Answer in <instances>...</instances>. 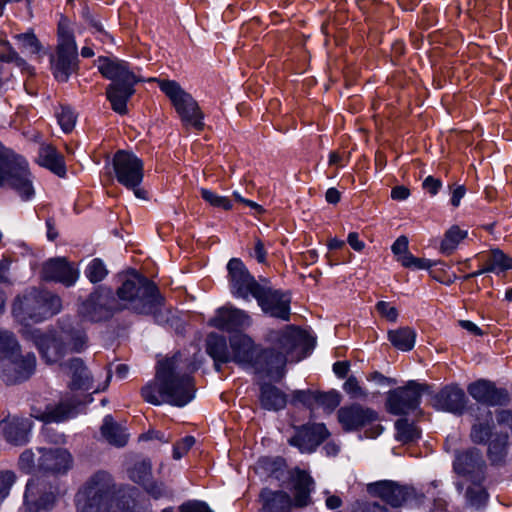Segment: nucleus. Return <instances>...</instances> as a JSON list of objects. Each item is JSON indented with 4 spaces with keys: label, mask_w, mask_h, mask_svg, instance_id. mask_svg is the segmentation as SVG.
I'll return each instance as SVG.
<instances>
[{
    "label": "nucleus",
    "mask_w": 512,
    "mask_h": 512,
    "mask_svg": "<svg viewBox=\"0 0 512 512\" xmlns=\"http://www.w3.org/2000/svg\"><path fill=\"white\" fill-rule=\"evenodd\" d=\"M67 368L71 377L69 391L58 404L47 405L44 410L33 407L31 409L32 417L45 423H59L73 417L77 413L78 406L92 400L86 392L89 390H93V392L105 390L112 376L111 371H107L103 385L94 387L93 379L80 358L70 360Z\"/></svg>",
    "instance_id": "f257e3e1"
},
{
    "label": "nucleus",
    "mask_w": 512,
    "mask_h": 512,
    "mask_svg": "<svg viewBox=\"0 0 512 512\" xmlns=\"http://www.w3.org/2000/svg\"><path fill=\"white\" fill-rule=\"evenodd\" d=\"M178 358L158 362L154 382L141 389L143 399L153 405L163 402L183 407L194 398V383L191 376L178 372Z\"/></svg>",
    "instance_id": "f03ea898"
},
{
    "label": "nucleus",
    "mask_w": 512,
    "mask_h": 512,
    "mask_svg": "<svg viewBox=\"0 0 512 512\" xmlns=\"http://www.w3.org/2000/svg\"><path fill=\"white\" fill-rule=\"evenodd\" d=\"M268 340L273 347L265 350L258 348L253 368L257 373L280 379L284 374L288 357L306 343L307 336L303 331L289 326L283 331H270Z\"/></svg>",
    "instance_id": "7ed1b4c3"
},
{
    "label": "nucleus",
    "mask_w": 512,
    "mask_h": 512,
    "mask_svg": "<svg viewBox=\"0 0 512 512\" xmlns=\"http://www.w3.org/2000/svg\"><path fill=\"white\" fill-rule=\"evenodd\" d=\"M116 294L121 303L117 309H129L140 314L155 313L163 303L156 285L132 270L119 276Z\"/></svg>",
    "instance_id": "20e7f679"
},
{
    "label": "nucleus",
    "mask_w": 512,
    "mask_h": 512,
    "mask_svg": "<svg viewBox=\"0 0 512 512\" xmlns=\"http://www.w3.org/2000/svg\"><path fill=\"white\" fill-rule=\"evenodd\" d=\"M98 69L112 83L107 87L106 95L112 109L119 114H126L127 101L134 94V86L142 81L129 66V63L117 58H100Z\"/></svg>",
    "instance_id": "39448f33"
},
{
    "label": "nucleus",
    "mask_w": 512,
    "mask_h": 512,
    "mask_svg": "<svg viewBox=\"0 0 512 512\" xmlns=\"http://www.w3.org/2000/svg\"><path fill=\"white\" fill-rule=\"evenodd\" d=\"M294 499L283 491H272L265 488L260 497L263 508L267 512H290L292 507L303 508L311 503L310 493L314 489V481L303 470L297 469L292 478Z\"/></svg>",
    "instance_id": "423d86ee"
},
{
    "label": "nucleus",
    "mask_w": 512,
    "mask_h": 512,
    "mask_svg": "<svg viewBox=\"0 0 512 512\" xmlns=\"http://www.w3.org/2000/svg\"><path fill=\"white\" fill-rule=\"evenodd\" d=\"M61 308L59 296L48 291L31 289L14 302L13 313L21 320L40 322L60 312Z\"/></svg>",
    "instance_id": "0eeeda50"
},
{
    "label": "nucleus",
    "mask_w": 512,
    "mask_h": 512,
    "mask_svg": "<svg viewBox=\"0 0 512 512\" xmlns=\"http://www.w3.org/2000/svg\"><path fill=\"white\" fill-rule=\"evenodd\" d=\"M51 70L59 82H66L78 67V50L69 21L61 19L58 24L56 54L51 56Z\"/></svg>",
    "instance_id": "6e6552de"
},
{
    "label": "nucleus",
    "mask_w": 512,
    "mask_h": 512,
    "mask_svg": "<svg viewBox=\"0 0 512 512\" xmlns=\"http://www.w3.org/2000/svg\"><path fill=\"white\" fill-rule=\"evenodd\" d=\"M113 487L108 473H95L76 496L77 512H107Z\"/></svg>",
    "instance_id": "1a4fd4ad"
},
{
    "label": "nucleus",
    "mask_w": 512,
    "mask_h": 512,
    "mask_svg": "<svg viewBox=\"0 0 512 512\" xmlns=\"http://www.w3.org/2000/svg\"><path fill=\"white\" fill-rule=\"evenodd\" d=\"M160 90L169 98L185 126L201 130L203 114L196 100L174 80H156Z\"/></svg>",
    "instance_id": "9d476101"
},
{
    "label": "nucleus",
    "mask_w": 512,
    "mask_h": 512,
    "mask_svg": "<svg viewBox=\"0 0 512 512\" xmlns=\"http://www.w3.org/2000/svg\"><path fill=\"white\" fill-rule=\"evenodd\" d=\"M112 163L118 183L133 190L137 198L145 199L146 192L139 187L144 177L143 161L132 152L119 150L115 153Z\"/></svg>",
    "instance_id": "9b49d317"
},
{
    "label": "nucleus",
    "mask_w": 512,
    "mask_h": 512,
    "mask_svg": "<svg viewBox=\"0 0 512 512\" xmlns=\"http://www.w3.org/2000/svg\"><path fill=\"white\" fill-rule=\"evenodd\" d=\"M1 176V186L8 185L23 200H30L34 196L32 175L23 157L14 155L1 171Z\"/></svg>",
    "instance_id": "f8f14e48"
},
{
    "label": "nucleus",
    "mask_w": 512,
    "mask_h": 512,
    "mask_svg": "<svg viewBox=\"0 0 512 512\" xmlns=\"http://www.w3.org/2000/svg\"><path fill=\"white\" fill-rule=\"evenodd\" d=\"M36 358L33 353L22 355L17 348L0 356V377L8 384L28 379L34 372Z\"/></svg>",
    "instance_id": "ddd939ff"
},
{
    "label": "nucleus",
    "mask_w": 512,
    "mask_h": 512,
    "mask_svg": "<svg viewBox=\"0 0 512 512\" xmlns=\"http://www.w3.org/2000/svg\"><path fill=\"white\" fill-rule=\"evenodd\" d=\"M230 291L236 298L248 300L250 296L255 298L261 291L264 283L258 282L248 271L243 261L232 258L227 264Z\"/></svg>",
    "instance_id": "4468645a"
},
{
    "label": "nucleus",
    "mask_w": 512,
    "mask_h": 512,
    "mask_svg": "<svg viewBox=\"0 0 512 512\" xmlns=\"http://www.w3.org/2000/svg\"><path fill=\"white\" fill-rule=\"evenodd\" d=\"M56 499L55 488L43 478L28 481L24 494L25 507L29 512L50 510Z\"/></svg>",
    "instance_id": "2eb2a0df"
},
{
    "label": "nucleus",
    "mask_w": 512,
    "mask_h": 512,
    "mask_svg": "<svg viewBox=\"0 0 512 512\" xmlns=\"http://www.w3.org/2000/svg\"><path fill=\"white\" fill-rule=\"evenodd\" d=\"M422 390V385L411 381L404 387L390 391L386 401L387 410L395 415L415 410L420 404Z\"/></svg>",
    "instance_id": "dca6fc26"
},
{
    "label": "nucleus",
    "mask_w": 512,
    "mask_h": 512,
    "mask_svg": "<svg viewBox=\"0 0 512 512\" xmlns=\"http://www.w3.org/2000/svg\"><path fill=\"white\" fill-rule=\"evenodd\" d=\"M255 299L266 314L284 321L289 320L290 297L280 290L272 289L266 281Z\"/></svg>",
    "instance_id": "f3484780"
},
{
    "label": "nucleus",
    "mask_w": 512,
    "mask_h": 512,
    "mask_svg": "<svg viewBox=\"0 0 512 512\" xmlns=\"http://www.w3.org/2000/svg\"><path fill=\"white\" fill-rule=\"evenodd\" d=\"M251 323L252 319L246 311L232 305H225L217 309L215 315L208 322L211 327L226 332L246 329Z\"/></svg>",
    "instance_id": "a211bd4d"
},
{
    "label": "nucleus",
    "mask_w": 512,
    "mask_h": 512,
    "mask_svg": "<svg viewBox=\"0 0 512 512\" xmlns=\"http://www.w3.org/2000/svg\"><path fill=\"white\" fill-rule=\"evenodd\" d=\"M337 418L346 432L356 431L377 420V413L360 404L345 405L337 411Z\"/></svg>",
    "instance_id": "6ab92c4d"
},
{
    "label": "nucleus",
    "mask_w": 512,
    "mask_h": 512,
    "mask_svg": "<svg viewBox=\"0 0 512 512\" xmlns=\"http://www.w3.org/2000/svg\"><path fill=\"white\" fill-rule=\"evenodd\" d=\"M109 302L110 296L107 291L96 290L81 304L79 314L84 320L90 322L106 320L112 315L113 310L117 309Z\"/></svg>",
    "instance_id": "aec40b11"
},
{
    "label": "nucleus",
    "mask_w": 512,
    "mask_h": 512,
    "mask_svg": "<svg viewBox=\"0 0 512 512\" xmlns=\"http://www.w3.org/2000/svg\"><path fill=\"white\" fill-rule=\"evenodd\" d=\"M329 435L324 424H307L295 428L288 442L302 453L313 452Z\"/></svg>",
    "instance_id": "412c9836"
},
{
    "label": "nucleus",
    "mask_w": 512,
    "mask_h": 512,
    "mask_svg": "<svg viewBox=\"0 0 512 512\" xmlns=\"http://www.w3.org/2000/svg\"><path fill=\"white\" fill-rule=\"evenodd\" d=\"M67 335L61 332H49L46 334L35 333L34 342L43 359L47 363H55L68 353V347L64 341Z\"/></svg>",
    "instance_id": "4be33fe9"
},
{
    "label": "nucleus",
    "mask_w": 512,
    "mask_h": 512,
    "mask_svg": "<svg viewBox=\"0 0 512 512\" xmlns=\"http://www.w3.org/2000/svg\"><path fill=\"white\" fill-rule=\"evenodd\" d=\"M42 277L45 280L59 282L69 287L74 285L79 278V271L65 258H54L43 264Z\"/></svg>",
    "instance_id": "5701e85b"
},
{
    "label": "nucleus",
    "mask_w": 512,
    "mask_h": 512,
    "mask_svg": "<svg viewBox=\"0 0 512 512\" xmlns=\"http://www.w3.org/2000/svg\"><path fill=\"white\" fill-rule=\"evenodd\" d=\"M432 403L438 410L462 414L466 405V396L460 387L449 385L433 396Z\"/></svg>",
    "instance_id": "b1692460"
},
{
    "label": "nucleus",
    "mask_w": 512,
    "mask_h": 512,
    "mask_svg": "<svg viewBox=\"0 0 512 512\" xmlns=\"http://www.w3.org/2000/svg\"><path fill=\"white\" fill-rule=\"evenodd\" d=\"M468 393L477 402L489 406L502 405L508 402V393L498 389L492 382L479 380L468 386Z\"/></svg>",
    "instance_id": "393cba45"
},
{
    "label": "nucleus",
    "mask_w": 512,
    "mask_h": 512,
    "mask_svg": "<svg viewBox=\"0 0 512 512\" xmlns=\"http://www.w3.org/2000/svg\"><path fill=\"white\" fill-rule=\"evenodd\" d=\"M229 343L231 362L253 368L258 351V347L254 344L253 340L248 335L236 334L230 338Z\"/></svg>",
    "instance_id": "a878e982"
},
{
    "label": "nucleus",
    "mask_w": 512,
    "mask_h": 512,
    "mask_svg": "<svg viewBox=\"0 0 512 512\" xmlns=\"http://www.w3.org/2000/svg\"><path fill=\"white\" fill-rule=\"evenodd\" d=\"M39 453L37 467L41 471L59 473L67 471L70 467L71 456L65 449L40 448Z\"/></svg>",
    "instance_id": "bb28decb"
},
{
    "label": "nucleus",
    "mask_w": 512,
    "mask_h": 512,
    "mask_svg": "<svg viewBox=\"0 0 512 512\" xmlns=\"http://www.w3.org/2000/svg\"><path fill=\"white\" fill-rule=\"evenodd\" d=\"M368 491L380 497L392 507L401 506L408 498V491L405 487L393 481H380L368 485Z\"/></svg>",
    "instance_id": "cd10ccee"
},
{
    "label": "nucleus",
    "mask_w": 512,
    "mask_h": 512,
    "mask_svg": "<svg viewBox=\"0 0 512 512\" xmlns=\"http://www.w3.org/2000/svg\"><path fill=\"white\" fill-rule=\"evenodd\" d=\"M493 427V414L491 410L478 407L470 431L471 441L475 444H487L494 435L492 432Z\"/></svg>",
    "instance_id": "c85d7f7f"
},
{
    "label": "nucleus",
    "mask_w": 512,
    "mask_h": 512,
    "mask_svg": "<svg viewBox=\"0 0 512 512\" xmlns=\"http://www.w3.org/2000/svg\"><path fill=\"white\" fill-rule=\"evenodd\" d=\"M31 427L32 423L29 419L20 417H14L0 423L4 438L14 445H22L28 441Z\"/></svg>",
    "instance_id": "c756f323"
},
{
    "label": "nucleus",
    "mask_w": 512,
    "mask_h": 512,
    "mask_svg": "<svg viewBox=\"0 0 512 512\" xmlns=\"http://www.w3.org/2000/svg\"><path fill=\"white\" fill-rule=\"evenodd\" d=\"M485 464L482 459L481 452L478 449H470L456 455L454 461V469L458 474L471 475L477 477L483 476V468Z\"/></svg>",
    "instance_id": "7c9ffc66"
},
{
    "label": "nucleus",
    "mask_w": 512,
    "mask_h": 512,
    "mask_svg": "<svg viewBox=\"0 0 512 512\" xmlns=\"http://www.w3.org/2000/svg\"><path fill=\"white\" fill-rule=\"evenodd\" d=\"M408 238L400 236L393 243L391 250L405 268L410 269H428L432 266L431 262L424 258H417L413 256L408 250Z\"/></svg>",
    "instance_id": "2f4dec72"
},
{
    "label": "nucleus",
    "mask_w": 512,
    "mask_h": 512,
    "mask_svg": "<svg viewBox=\"0 0 512 512\" xmlns=\"http://www.w3.org/2000/svg\"><path fill=\"white\" fill-rule=\"evenodd\" d=\"M206 351L213 358L217 371L221 370L222 364L231 362V353L224 336L210 333L206 339Z\"/></svg>",
    "instance_id": "473e14b6"
},
{
    "label": "nucleus",
    "mask_w": 512,
    "mask_h": 512,
    "mask_svg": "<svg viewBox=\"0 0 512 512\" xmlns=\"http://www.w3.org/2000/svg\"><path fill=\"white\" fill-rule=\"evenodd\" d=\"M37 162L60 177L66 173L64 158L52 145H41Z\"/></svg>",
    "instance_id": "72a5a7b5"
},
{
    "label": "nucleus",
    "mask_w": 512,
    "mask_h": 512,
    "mask_svg": "<svg viewBox=\"0 0 512 512\" xmlns=\"http://www.w3.org/2000/svg\"><path fill=\"white\" fill-rule=\"evenodd\" d=\"M260 390V403L264 409L277 411L286 406L287 396L276 386L263 384Z\"/></svg>",
    "instance_id": "f704fd0d"
},
{
    "label": "nucleus",
    "mask_w": 512,
    "mask_h": 512,
    "mask_svg": "<svg viewBox=\"0 0 512 512\" xmlns=\"http://www.w3.org/2000/svg\"><path fill=\"white\" fill-rule=\"evenodd\" d=\"M487 456L492 464L499 465L505 461L508 452L509 435L495 432L488 441Z\"/></svg>",
    "instance_id": "c9c22d12"
},
{
    "label": "nucleus",
    "mask_w": 512,
    "mask_h": 512,
    "mask_svg": "<svg viewBox=\"0 0 512 512\" xmlns=\"http://www.w3.org/2000/svg\"><path fill=\"white\" fill-rule=\"evenodd\" d=\"M481 261L486 264V270L492 273H500L512 269V259L499 249H494L480 255Z\"/></svg>",
    "instance_id": "e433bc0d"
},
{
    "label": "nucleus",
    "mask_w": 512,
    "mask_h": 512,
    "mask_svg": "<svg viewBox=\"0 0 512 512\" xmlns=\"http://www.w3.org/2000/svg\"><path fill=\"white\" fill-rule=\"evenodd\" d=\"M101 433L111 445L117 447L125 446L128 441V434L121 426L113 421L111 416H106L104 418Z\"/></svg>",
    "instance_id": "4c0bfd02"
},
{
    "label": "nucleus",
    "mask_w": 512,
    "mask_h": 512,
    "mask_svg": "<svg viewBox=\"0 0 512 512\" xmlns=\"http://www.w3.org/2000/svg\"><path fill=\"white\" fill-rule=\"evenodd\" d=\"M392 345L401 351H410L415 344L416 332L410 327H401L388 332Z\"/></svg>",
    "instance_id": "58836bf2"
},
{
    "label": "nucleus",
    "mask_w": 512,
    "mask_h": 512,
    "mask_svg": "<svg viewBox=\"0 0 512 512\" xmlns=\"http://www.w3.org/2000/svg\"><path fill=\"white\" fill-rule=\"evenodd\" d=\"M482 477H477V481H471L467 486L465 498L468 506L474 509H481L488 501V493L481 484Z\"/></svg>",
    "instance_id": "ea45409f"
},
{
    "label": "nucleus",
    "mask_w": 512,
    "mask_h": 512,
    "mask_svg": "<svg viewBox=\"0 0 512 512\" xmlns=\"http://www.w3.org/2000/svg\"><path fill=\"white\" fill-rule=\"evenodd\" d=\"M467 237V231L460 229L454 225L450 227L444 234L440 244V251L446 255H450L457 248L459 243Z\"/></svg>",
    "instance_id": "a19ab883"
},
{
    "label": "nucleus",
    "mask_w": 512,
    "mask_h": 512,
    "mask_svg": "<svg viewBox=\"0 0 512 512\" xmlns=\"http://www.w3.org/2000/svg\"><path fill=\"white\" fill-rule=\"evenodd\" d=\"M396 439L402 443L414 442L420 438V430L407 419H399L395 423Z\"/></svg>",
    "instance_id": "79ce46f5"
},
{
    "label": "nucleus",
    "mask_w": 512,
    "mask_h": 512,
    "mask_svg": "<svg viewBox=\"0 0 512 512\" xmlns=\"http://www.w3.org/2000/svg\"><path fill=\"white\" fill-rule=\"evenodd\" d=\"M19 43V47L23 52L28 53L31 57H40L42 45L33 33H23L15 36Z\"/></svg>",
    "instance_id": "37998d69"
},
{
    "label": "nucleus",
    "mask_w": 512,
    "mask_h": 512,
    "mask_svg": "<svg viewBox=\"0 0 512 512\" xmlns=\"http://www.w3.org/2000/svg\"><path fill=\"white\" fill-rule=\"evenodd\" d=\"M339 403L340 397L335 391L315 392L314 409L321 406L328 412H331L339 405Z\"/></svg>",
    "instance_id": "c03bdc74"
},
{
    "label": "nucleus",
    "mask_w": 512,
    "mask_h": 512,
    "mask_svg": "<svg viewBox=\"0 0 512 512\" xmlns=\"http://www.w3.org/2000/svg\"><path fill=\"white\" fill-rule=\"evenodd\" d=\"M62 335H67L64 338L66 346L69 352H81L87 347V337L83 332H67L62 331Z\"/></svg>",
    "instance_id": "a18cd8bd"
},
{
    "label": "nucleus",
    "mask_w": 512,
    "mask_h": 512,
    "mask_svg": "<svg viewBox=\"0 0 512 512\" xmlns=\"http://www.w3.org/2000/svg\"><path fill=\"white\" fill-rule=\"evenodd\" d=\"M108 274V270L101 259H93L85 269V275L92 283L102 281Z\"/></svg>",
    "instance_id": "49530a36"
},
{
    "label": "nucleus",
    "mask_w": 512,
    "mask_h": 512,
    "mask_svg": "<svg viewBox=\"0 0 512 512\" xmlns=\"http://www.w3.org/2000/svg\"><path fill=\"white\" fill-rule=\"evenodd\" d=\"M58 123L65 133L73 130L76 123V115L68 106H60L56 111Z\"/></svg>",
    "instance_id": "de8ad7c7"
},
{
    "label": "nucleus",
    "mask_w": 512,
    "mask_h": 512,
    "mask_svg": "<svg viewBox=\"0 0 512 512\" xmlns=\"http://www.w3.org/2000/svg\"><path fill=\"white\" fill-rule=\"evenodd\" d=\"M200 194L201 197L213 207L222 208L224 210H231L233 207L229 198L220 196L209 189L201 188Z\"/></svg>",
    "instance_id": "09e8293b"
},
{
    "label": "nucleus",
    "mask_w": 512,
    "mask_h": 512,
    "mask_svg": "<svg viewBox=\"0 0 512 512\" xmlns=\"http://www.w3.org/2000/svg\"><path fill=\"white\" fill-rule=\"evenodd\" d=\"M129 474L134 482L144 484L151 475V463L148 460L137 462Z\"/></svg>",
    "instance_id": "8fccbe9b"
},
{
    "label": "nucleus",
    "mask_w": 512,
    "mask_h": 512,
    "mask_svg": "<svg viewBox=\"0 0 512 512\" xmlns=\"http://www.w3.org/2000/svg\"><path fill=\"white\" fill-rule=\"evenodd\" d=\"M3 45L6 47V50L0 53V61L7 63H15L18 67L22 69L27 67L26 61L19 56V54L14 50V48L10 45L9 42L4 41Z\"/></svg>",
    "instance_id": "3c124183"
},
{
    "label": "nucleus",
    "mask_w": 512,
    "mask_h": 512,
    "mask_svg": "<svg viewBox=\"0 0 512 512\" xmlns=\"http://www.w3.org/2000/svg\"><path fill=\"white\" fill-rule=\"evenodd\" d=\"M15 479L16 476L12 471H0V504L8 496Z\"/></svg>",
    "instance_id": "603ef678"
},
{
    "label": "nucleus",
    "mask_w": 512,
    "mask_h": 512,
    "mask_svg": "<svg viewBox=\"0 0 512 512\" xmlns=\"http://www.w3.org/2000/svg\"><path fill=\"white\" fill-rule=\"evenodd\" d=\"M315 392L311 390H296L292 395V403H302L310 410H314Z\"/></svg>",
    "instance_id": "864d4df0"
},
{
    "label": "nucleus",
    "mask_w": 512,
    "mask_h": 512,
    "mask_svg": "<svg viewBox=\"0 0 512 512\" xmlns=\"http://www.w3.org/2000/svg\"><path fill=\"white\" fill-rule=\"evenodd\" d=\"M195 439L192 436H186L178 441L173 447V458L181 459L194 445Z\"/></svg>",
    "instance_id": "5fc2aeb1"
},
{
    "label": "nucleus",
    "mask_w": 512,
    "mask_h": 512,
    "mask_svg": "<svg viewBox=\"0 0 512 512\" xmlns=\"http://www.w3.org/2000/svg\"><path fill=\"white\" fill-rule=\"evenodd\" d=\"M18 343L13 334L0 330V356L7 354L11 349L17 348Z\"/></svg>",
    "instance_id": "6e6d98bb"
},
{
    "label": "nucleus",
    "mask_w": 512,
    "mask_h": 512,
    "mask_svg": "<svg viewBox=\"0 0 512 512\" xmlns=\"http://www.w3.org/2000/svg\"><path fill=\"white\" fill-rule=\"evenodd\" d=\"M344 391L351 397H362L365 396L364 391L360 387L356 377L350 376L343 385Z\"/></svg>",
    "instance_id": "4d7b16f0"
},
{
    "label": "nucleus",
    "mask_w": 512,
    "mask_h": 512,
    "mask_svg": "<svg viewBox=\"0 0 512 512\" xmlns=\"http://www.w3.org/2000/svg\"><path fill=\"white\" fill-rule=\"evenodd\" d=\"M377 311L391 322H395L398 317V312L395 307L391 306L388 302L380 301L376 305Z\"/></svg>",
    "instance_id": "13d9d810"
},
{
    "label": "nucleus",
    "mask_w": 512,
    "mask_h": 512,
    "mask_svg": "<svg viewBox=\"0 0 512 512\" xmlns=\"http://www.w3.org/2000/svg\"><path fill=\"white\" fill-rule=\"evenodd\" d=\"M495 418L497 424L500 427H505L511 430L512 432V410L509 409H500L495 413Z\"/></svg>",
    "instance_id": "bf43d9fd"
},
{
    "label": "nucleus",
    "mask_w": 512,
    "mask_h": 512,
    "mask_svg": "<svg viewBox=\"0 0 512 512\" xmlns=\"http://www.w3.org/2000/svg\"><path fill=\"white\" fill-rule=\"evenodd\" d=\"M146 490L155 499L168 497L171 495L170 490L162 483H151L146 487Z\"/></svg>",
    "instance_id": "052dcab7"
},
{
    "label": "nucleus",
    "mask_w": 512,
    "mask_h": 512,
    "mask_svg": "<svg viewBox=\"0 0 512 512\" xmlns=\"http://www.w3.org/2000/svg\"><path fill=\"white\" fill-rule=\"evenodd\" d=\"M19 466L26 472H31L34 467V454L30 450L24 451L19 458Z\"/></svg>",
    "instance_id": "680f3d73"
},
{
    "label": "nucleus",
    "mask_w": 512,
    "mask_h": 512,
    "mask_svg": "<svg viewBox=\"0 0 512 512\" xmlns=\"http://www.w3.org/2000/svg\"><path fill=\"white\" fill-rule=\"evenodd\" d=\"M441 186H442L441 181L432 176H428L423 181V188L433 196L438 193Z\"/></svg>",
    "instance_id": "e2e57ef3"
},
{
    "label": "nucleus",
    "mask_w": 512,
    "mask_h": 512,
    "mask_svg": "<svg viewBox=\"0 0 512 512\" xmlns=\"http://www.w3.org/2000/svg\"><path fill=\"white\" fill-rule=\"evenodd\" d=\"M185 512H212L209 507L203 502H187L184 503Z\"/></svg>",
    "instance_id": "0e129e2a"
},
{
    "label": "nucleus",
    "mask_w": 512,
    "mask_h": 512,
    "mask_svg": "<svg viewBox=\"0 0 512 512\" xmlns=\"http://www.w3.org/2000/svg\"><path fill=\"white\" fill-rule=\"evenodd\" d=\"M410 195V190L405 186H396L391 191V198L397 201L406 200Z\"/></svg>",
    "instance_id": "69168bd1"
},
{
    "label": "nucleus",
    "mask_w": 512,
    "mask_h": 512,
    "mask_svg": "<svg viewBox=\"0 0 512 512\" xmlns=\"http://www.w3.org/2000/svg\"><path fill=\"white\" fill-rule=\"evenodd\" d=\"M347 241L355 251L360 252L365 248L364 242L359 239V235L356 232L349 233Z\"/></svg>",
    "instance_id": "338daca9"
},
{
    "label": "nucleus",
    "mask_w": 512,
    "mask_h": 512,
    "mask_svg": "<svg viewBox=\"0 0 512 512\" xmlns=\"http://www.w3.org/2000/svg\"><path fill=\"white\" fill-rule=\"evenodd\" d=\"M333 371L339 378H344L349 372V363L347 361H337L333 364Z\"/></svg>",
    "instance_id": "774afa93"
}]
</instances>
